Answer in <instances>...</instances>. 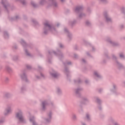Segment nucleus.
Segmentation results:
<instances>
[{
	"mask_svg": "<svg viewBox=\"0 0 125 125\" xmlns=\"http://www.w3.org/2000/svg\"><path fill=\"white\" fill-rule=\"evenodd\" d=\"M120 57H121V58L124 57V55L121 54V55H120Z\"/></svg>",
	"mask_w": 125,
	"mask_h": 125,
	"instance_id": "nucleus-6",
	"label": "nucleus"
},
{
	"mask_svg": "<svg viewBox=\"0 0 125 125\" xmlns=\"http://www.w3.org/2000/svg\"><path fill=\"white\" fill-rule=\"evenodd\" d=\"M52 76H53L54 77L56 78V77H57V74H53V75H52Z\"/></svg>",
	"mask_w": 125,
	"mask_h": 125,
	"instance_id": "nucleus-4",
	"label": "nucleus"
},
{
	"mask_svg": "<svg viewBox=\"0 0 125 125\" xmlns=\"http://www.w3.org/2000/svg\"><path fill=\"white\" fill-rule=\"evenodd\" d=\"M78 10V9H76V10Z\"/></svg>",
	"mask_w": 125,
	"mask_h": 125,
	"instance_id": "nucleus-12",
	"label": "nucleus"
},
{
	"mask_svg": "<svg viewBox=\"0 0 125 125\" xmlns=\"http://www.w3.org/2000/svg\"><path fill=\"white\" fill-rule=\"evenodd\" d=\"M45 26H48L49 27H50V25H49V24L48 23H45Z\"/></svg>",
	"mask_w": 125,
	"mask_h": 125,
	"instance_id": "nucleus-3",
	"label": "nucleus"
},
{
	"mask_svg": "<svg viewBox=\"0 0 125 125\" xmlns=\"http://www.w3.org/2000/svg\"><path fill=\"white\" fill-rule=\"evenodd\" d=\"M106 20H107V21H108L110 20V19H108V18H106Z\"/></svg>",
	"mask_w": 125,
	"mask_h": 125,
	"instance_id": "nucleus-8",
	"label": "nucleus"
},
{
	"mask_svg": "<svg viewBox=\"0 0 125 125\" xmlns=\"http://www.w3.org/2000/svg\"><path fill=\"white\" fill-rule=\"evenodd\" d=\"M61 1H62V2H63V1H64V0H61Z\"/></svg>",
	"mask_w": 125,
	"mask_h": 125,
	"instance_id": "nucleus-10",
	"label": "nucleus"
},
{
	"mask_svg": "<svg viewBox=\"0 0 125 125\" xmlns=\"http://www.w3.org/2000/svg\"><path fill=\"white\" fill-rule=\"evenodd\" d=\"M87 118H88V116H87Z\"/></svg>",
	"mask_w": 125,
	"mask_h": 125,
	"instance_id": "nucleus-11",
	"label": "nucleus"
},
{
	"mask_svg": "<svg viewBox=\"0 0 125 125\" xmlns=\"http://www.w3.org/2000/svg\"><path fill=\"white\" fill-rule=\"evenodd\" d=\"M17 118H18L20 122H23V118L22 116L21 113H17L16 115Z\"/></svg>",
	"mask_w": 125,
	"mask_h": 125,
	"instance_id": "nucleus-1",
	"label": "nucleus"
},
{
	"mask_svg": "<svg viewBox=\"0 0 125 125\" xmlns=\"http://www.w3.org/2000/svg\"><path fill=\"white\" fill-rule=\"evenodd\" d=\"M45 104H46V103H45V102H43V103H42V105H43V106H44Z\"/></svg>",
	"mask_w": 125,
	"mask_h": 125,
	"instance_id": "nucleus-5",
	"label": "nucleus"
},
{
	"mask_svg": "<svg viewBox=\"0 0 125 125\" xmlns=\"http://www.w3.org/2000/svg\"><path fill=\"white\" fill-rule=\"evenodd\" d=\"M95 75L96 76H98V73H95Z\"/></svg>",
	"mask_w": 125,
	"mask_h": 125,
	"instance_id": "nucleus-7",
	"label": "nucleus"
},
{
	"mask_svg": "<svg viewBox=\"0 0 125 125\" xmlns=\"http://www.w3.org/2000/svg\"><path fill=\"white\" fill-rule=\"evenodd\" d=\"M7 113H9V110H7Z\"/></svg>",
	"mask_w": 125,
	"mask_h": 125,
	"instance_id": "nucleus-9",
	"label": "nucleus"
},
{
	"mask_svg": "<svg viewBox=\"0 0 125 125\" xmlns=\"http://www.w3.org/2000/svg\"><path fill=\"white\" fill-rule=\"evenodd\" d=\"M30 122H33V125H36V123H35V122H34V118H32H32H30Z\"/></svg>",
	"mask_w": 125,
	"mask_h": 125,
	"instance_id": "nucleus-2",
	"label": "nucleus"
}]
</instances>
